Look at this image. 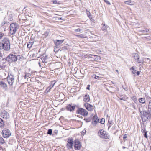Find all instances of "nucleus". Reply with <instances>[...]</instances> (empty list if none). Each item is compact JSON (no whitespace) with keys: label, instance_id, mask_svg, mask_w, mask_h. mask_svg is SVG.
Instances as JSON below:
<instances>
[{"label":"nucleus","instance_id":"obj_1","mask_svg":"<svg viewBox=\"0 0 151 151\" xmlns=\"http://www.w3.org/2000/svg\"><path fill=\"white\" fill-rule=\"evenodd\" d=\"M10 43L9 39L7 37L4 38L0 42V50L5 51H9L10 49Z\"/></svg>","mask_w":151,"mask_h":151},{"label":"nucleus","instance_id":"obj_2","mask_svg":"<svg viewBox=\"0 0 151 151\" xmlns=\"http://www.w3.org/2000/svg\"><path fill=\"white\" fill-rule=\"evenodd\" d=\"M141 113V117L143 122H145L148 120L151 117V111H141L140 109H139Z\"/></svg>","mask_w":151,"mask_h":151},{"label":"nucleus","instance_id":"obj_3","mask_svg":"<svg viewBox=\"0 0 151 151\" xmlns=\"http://www.w3.org/2000/svg\"><path fill=\"white\" fill-rule=\"evenodd\" d=\"M18 28V25L15 23L11 24L10 26V32L12 35L15 34Z\"/></svg>","mask_w":151,"mask_h":151},{"label":"nucleus","instance_id":"obj_4","mask_svg":"<svg viewBox=\"0 0 151 151\" xmlns=\"http://www.w3.org/2000/svg\"><path fill=\"white\" fill-rule=\"evenodd\" d=\"M98 134L101 138L105 139H108L109 138V135L103 129H101L99 131Z\"/></svg>","mask_w":151,"mask_h":151},{"label":"nucleus","instance_id":"obj_5","mask_svg":"<svg viewBox=\"0 0 151 151\" xmlns=\"http://www.w3.org/2000/svg\"><path fill=\"white\" fill-rule=\"evenodd\" d=\"M6 59L8 62L12 63L16 61L18 59V58L16 55L13 54H11L6 57Z\"/></svg>","mask_w":151,"mask_h":151},{"label":"nucleus","instance_id":"obj_6","mask_svg":"<svg viewBox=\"0 0 151 151\" xmlns=\"http://www.w3.org/2000/svg\"><path fill=\"white\" fill-rule=\"evenodd\" d=\"M2 135L4 138L9 137L11 134L10 131L6 128L2 130Z\"/></svg>","mask_w":151,"mask_h":151},{"label":"nucleus","instance_id":"obj_7","mask_svg":"<svg viewBox=\"0 0 151 151\" xmlns=\"http://www.w3.org/2000/svg\"><path fill=\"white\" fill-rule=\"evenodd\" d=\"M77 111L78 114L84 116H87L88 114V112L86 110L82 108L78 109Z\"/></svg>","mask_w":151,"mask_h":151},{"label":"nucleus","instance_id":"obj_8","mask_svg":"<svg viewBox=\"0 0 151 151\" xmlns=\"http://www.w3.org/2000/svg\"><path fill=\"white\" fill-rule=\"evenodd\" d=\"M8 84L10 86H12L14 82V77L12 75L8 76L7 78Z\"/></svg>","mask_w":151,"mask_h":151},{"label":"nucleus","instance_id":"obj_9","mask_svg":"<svg viewBox=\"0 0 151 151\" xmlns=\"http://www.w3.org/2000/svg\"><path fill=\"white\" fill-rule=\"evenodd\" d=\"M0 114L1 116L5 119H8L9 117V113L5 110L1 111Z\"/></svg>","mask_w":151,"mask_h":151},{"label":"nucleus","instance_id":"obj_10","mask_svg":"<svg viewBox=\"0 0 151 151\" xmlns=\"http://www.w3.org/2000/svg\"><path fill=\"white\" fill-rule=\"evenodd\" d=\"M75 149L76 150H79L81 147V144L80 142L78 139H76L75 141Z\"/></svg>","mask_w":151,"mask_h":151},{"label":"nucleus","instance_id":"obj_11","mask_svg":"<svg viewBox=\"0 0 151 151\" xmlns=\"http://www.w3.org/2000/svg\"><path fill=\"white\" fill-rule=\"evenodd\" d=\"M99 119L98 118L97 115H95L93 116L92 124L94 126L96 125L97 123L99 122Z\"/></svg>","mask_w":151,"mask_h":151},{"label":"nucleus","instance_id":"obj_12","mask_svg":"<svg viewBox=\"0 0 151 151\" xmlns=\"http://www.w3.org/2000/svg\"><path fill=\"white\" fill-rule=\"evenodd\" d=\"M84 106L86 108V109L88 111H93V106L89 104H85Z\"/></svg>","mask_w":151,"mask_h":151},{"label":"nucleus","instance_id":"obj_13","mask_svg":"<svg viewBox=\"0 0 151 151\" xmlns=\"http://www.w3.org/2000/svg\"><path fill=\"white\" fill-rule=\"evenodd\" d=\"M41 59L44 65H46L45 63H46L47 62V56L46 54L45 53L44 54L42 55Z\"/></svg>","mask_w":151,"mask_h":151},{"label":"nucleus","instance_id":"obj_14","mask_svg":"<svg viewBox=\"0 0 151 151\" xmlns=\"http://www.w3.org/2000/svg\"><path fill=\"white\" fill-rule=\"evenodd\" d=\"M64 40H57L56 41H54L55 43L58 48H59L60 47L59 45L63 42Z\"/></svg>","mask_w":151,"mask_h":151},{"label":"nucleus","instance_id":"obj_15","mask_svg":"<svg viewBox=\"0 0 151 151\" xmlns=\"http://www.w3.org/2000/svg\"><path fill=\"white\" fill-rule=\"evenodd\" d=\"M76 107V106H72L70 104H69L66 107V109L70 111L74 110Z\"/></svg>","mask_w":151,"mask_h":151},{"label":"nucleus","instance_id":"obj_16","mask_svg":"<svg viewBox=\"0 0 151 151\" xmlns=\"http://www.w3.org/2000/svg\"><path fill=\"white\" fill-rule=\"evenodd\" d=\"M0 86L2 87L5 90H6L7 88V85L3 81H0Z\"/></svg>","mask_w":151,"mask_h":151},{"label":"nucleus","instance_id":"obj_17","mask_svg":"<svg viewBox=\"0 0 151 151\" xmlns=\"http://www.w3.org/2000/svg\"><path fill=\"white\" fill-rule=\"evenodd\" d=\"M88 56L89 57L93 58L94 60H100V59L99 57L97 56L96 55L90 54Z\"/></svg>","mask_w":151,"mask_h":151},{"label":"nucleus","instance_id":"obj_18","mask_svg":"<svg viewBox=\"0 0 151 151\" xmlns=\"http://www.w3.org/2000/svg\"><path fill=\"white\" fill-rule=\"evenodd\" d=\"M34 43V41L33 40H30L28 42L27 44V47L28 48H30L32 47V45Z\"/></svg>","mask_w":151,"mask_h":151},{"label":"nucleus","instance_id":"obj_19","mask_svg":"<svg viewBox=\"0 0 151 151\" xmlns=\"http://www.w3.org/2000/svg\"><path fill=\"white\" fill-rule=\"evenodd\" d=\"M139 34L141 35H146L147 33L149 32V30L148 29H146L142 30H140L139 31Z\"/></svg>","mask_w":151,"mask_h":151},{"label":"nucleus","instance_id":"obj_20","mask_svg":"<svg viewBox=\"0 0 151 151\" xmlns=\"http://www.w3.org/2000/svg\"><path fill=\"white\" fill-rule=\"evenodd\" d=\"M132 56L134 58L135 60L139 58V56L138 53H134L132 54Z\"/></svg>","mask_w":151,"mask_h":151},{"label":"nucleus","instance_id":"obj_21","mask_svg":"<svg viewBox=\"0 0 151 151\" xmlns=\"http://www.w3.org/2000/svg\"><path fill=\"white\" fill-rule=\"evenodd\" d=\"M90 99L89 95H86L84 97L83 101L85 102H88L89 101Z\"/></svg>","mask_w":151,"mask_h":151},{"label":"nucleus","instance_id":"obj_22","mask_svg":"<svg viewBox=\"0 0 151 151\" xmlns=\"http://www.w3.org/2000/svg\"><path fill=\"white\" fill-rule=\"evenodd\" d=\"M55 83L56 82L55 81H52L50 83V86L48 87V89L49 88V90L51 89V88L53 87Z\"/></svg>","mask_w":151,"mask_h":151},{"label":"nucleus","instance_id":"obj_23","mask_svg":"<svg viewBox=\"0 0 151 151\" xmlns=\"http://www.w3.org/2000/svg\"><path fill=\"white\" fill-rule=\"evenodd\" d=\"M102 24L103 25L102 27V29L103 31L106 30L109 27V26L103 23Z\"/></svg>","mask_w":151,"mask_h":151},{"label":"nucleus","instance_id":"obj_24","mask_svg":"<svg viewBox=\"0 0 151 151\" xmlns=\"http://www.w3.org/2000/svg\"><path fill=\"white\" fill-rule=\"evenodd\" d=\"M139 101L140 103L144 104L145 102V98H140L139 99Z\"/></svg>","mask_w":151,"mask_h":151},{"label":"nucleus","instance_id":"obj_25","mask_svg":"<svg viewBox=\"0 0 151 151\" xmlns=\"http://www.w3.org/2000/svg\"><path fill=\"white\" fill-rule=\"evenodd\" d=\"M75 35L76 36H77L78 37H79V38H86V36H85V35H84L83 34H82L78 35Z\"/></svg>","mask_w":151,"mask_h":151},{"label":"nucleus","instance_id":"obj_26","mask_svg":"<svg viewBox=\"0 0 151 151\" xmlns=\"http://www.w3.org/2000/svg\"><path fill=\"white\" fill-rule=\"evenodd\" d=\"M4 125V122L3 120L1 118H0V127H3Z\"/></svg>","mask_w":151,"mask_h":151},{"label":"nucleus","instance_id":"obj_27","mask_svg":"<svg viewBox=\"0 0 151 151\" xmlns=\"http://www.w3.org/2000/svg\"><path fill=\"white\" fill-rule=\"evenodd\" d=\"M130 70H132V73L133 74H135L136 73V69L134 66L132 67L130 69Z\"/></svg>","mask_w":151,"mask_h":151},{"label":"nucleus","instance_id":"obj_28","mask_svg":"<svg viewBox=\"0 0 151 151\" xmlns=\"http://www.w3.org/2000/svg\"><path fill=\"white\" fill-rule=\"evenodd\" d=\"M73 145L68 143L66 145L68 149H70L72 148Z\"/></svg>","mask_w":151,"mask_h":151},{"label":"nucleus","instance_id":"obj_29","mask_svg":"<svg viewBox=\"0 0 151 151\" xmlns=\"http://www.w3.org/2000/svg\"><path fill=\"white\" fill-rule=\"evenodd\" d=\"M132 1H131V0H129V1H125L124 3H125V4H127L129 5H132Z\"/></svg>","mask_w":151,"mask_h":151},{"label":"nucleus","instance_id":"obj_30","mask_svg":"<svg viewBox=\"0 0 151 151\" xmlns=\"http://www.w3.org/2000/svg\"><path fill=\"white\" fill-rule=\"evenodd\" d=\"M68 143L69 144H71L73 145V139L72 138H69L68 139L67 141Z\"/></svg>","mask_w":151,"mask_h":151},{"label":"nucleus","instance_id":"obj_31","mask_svg":"<svg viewBox=\"0 0 151 151\" xmlns=\"http://www.w3.org/2000/svg\"><path fill=\"white\" fill-rule=\"evenodd\" d=\"M6 61H8V60L6 59V58H2L1 60V63H2V64H5Z\"/></svg>","mask_w":151,"mask_h":151},{"label":"nucleus","instance_id":"obj_32","mask_svg":"<svg viewBox=\"0 0 151 151\" xmlns=\"http://www.w3.org/2000/svg\"><path fill=\"white\" fill-rule=\"evenodd\" d=\"M13 15L12 14H9V15L8 19L9 20L11 21L13 20Z\"/></svg>","mask_w":151,"mask_h":151},{"label":"nucleus","instance_id":"obj_33","mask_svg":"<svg viewBox=\"0 0 151 151\" xmlns=\"http://www.w3.org/2000/svg\"><path fill=\"white\" fill-rule=\"evenodd\" d=\"M31 73H26L23 76L24 79H26L27 77H29L31 76Z\"/></svg>","mask_w":151,"mask_h":151},{"label":"nucleus","instance_id":"obj_34","mask_svg":"<svg viewBox=\"0 0 151 151\" xmlns=\"http://www.w3.org/2000/svg\"><path fill=\"white\" fill-rule=\"evenodd\" d=\"M86 11L87 14L88 15V16L89 17V18L90 19H91V18L92 17L91 16V14L90 12L87 9L86 10Z\"/></svg>","mask_w":151,"mask_h":151},{"label":"nucleus","instance_id":"obj_35","mask_svg":"<svg viewBox=\"0 0 151 151\" xmlns=\"http://www.w3.org/2000/svg\"><path fill=\"white\" fill-rule=\"evenodd\" d=\"M60 49V47L59 48H58V47H57V46L56 45L55 47L54 48V51L55 52H58Z\"/></svg>","mask_w":151,"mask_h":151},{"label":"nucleus","instance_id":"obj_36","mask_svg":"<svg viewBox=\"0 0 151 151\" xmlns=\"http://www.w3.org/2000/svg\"><path fill=\"white\" fill-rule=\"evenodd\" d=\"M4 142V140L2 137H0V143L3 144Z\"/></svg>","mask_w":151,"mask_h":151},{"label":"nucleus","instance_id":"obj_37","mask_svg":"<svg viewBox=\"0 0 151 151\" xmlns=\"http://www.w3.org/2000/svg\"><path fill=\"white\" fill-rule=\"evenodd\" d=\"M52 130L51 129H50L48 130V134L50 135H51L52 133Z\"/></svg>","mask_w":151,"mask_h":151},{"label":"nucleus","instance_id":"obj_38","mask_svg":"<svg viewBox=\"0 0 151 151\" xmlns=\"http://www.w3.org/2000/svg\"><path fill=\"white\" fill-rule=\"evenodd\" d=\"M82 30V29L79 28L75 30V31L76 32H81Z\"/></svg>","mask_w":151,"mask_h":151},{"label":"nucleus","instance_id":"obj_39","mask_svg":"<svg viewBox=\"0 0 151 151\" xmlns=\"http://www.w3.org/2000/svg\"><path fill=\"white\" fill-rule=\"evenodd\" d=\"M108 123H109V125L108 129H109L111 127V125L110 124H112L113 123V121H110L109 120V121H108Z\"/></svg>","mask_w":151,"mask_h":151},{"label":"nucleus","instance_id":"obj_40","mask_svg":"<svg viewBox=\"0 0 151 151\" xmlns=\"http://www.w3.org/2000/svg\"><path fill=\"white\" fill-rule=\"evenodd\" d=\"M100 122L101 124H103L105 122V119H104L102 118L101 119V120Z\"/></svg>","mask_w":151,"mask_h":151},{"label":"nucleus","instance_id":"obj_41","mask_svg":"<svg viewBox=\"0 0 151 151\" xmlns=\"http://www.w3.org/2000/svg\"><path fill=\"white\" fill-rule=\"evenodd\" d=\"M132 100H133L135 102L136 101H137V98L136 96H133L132 98Z\"/></svg>","mask_w":151,"mask_h":151},{"label":"nucleus","instance_id":"obj_42","mask_svg":"<svg viewBox=\"0 0 151 151\" xmlns=\"http://www.w3.org/2000/svg\"><path fill=\"white\" fill-rule=\"evenodd\" d=\"M148 108V109H150V110L151 109V100L149 102Z\"/></svg>","mask_w":151,"mask_h":151},{"label":"nucleus","instance_id":"obj_43","mask_svg":"<svg viewBox=\"0 0 151 151\" xmlns=\"http://www.w3.org/2000/svg\"><path fill=\"white\" fill-rule=\"evenodd\" d=\"M143 131L144 132H145V133L144 134V136L145 137L147 138V131Z\"/></svg>","mask_w":151,"mask_h":151},{"label":"nucleus","instance_id":"obj_44","mask_svg":"<svg viewBox=\"0 0 151 151\" xmlns=\"http://www.w3.org/2000/svg\"><path fill=\"white\" fill-rule=\"evenodd\" d=\"M104 2L106 3L107 4L110 5L111 4L110 3L108 0H103Z\"/></svg>","mask_w":151,"mask_h":151},{"label":"nucleus","instance_id":"obj_45","mask_svg":"<svg viewBox=\"0 0 151 151\" xmlns=\"http://www.w3.org/2000/svg\"><path fill=\"white\" fill-rule=\"evenodd\" d=\"M135 61L138 63H140L142 62V60H140L139 58L137 59Z\"/></svg>","mask_w":151,"mask_h":151},{"label":"nucleus","instance_id":"obj_46","mask_svg":"<svg viewBox=\"0 0 151 151\" xmlns=\"http://www.w3.org/2000/svg\"><path fill=\"white\" fill-rule=\"evenodd\" d=\"M93 77L95 79H98L99 78V77L98 76H97L96 75H93Z\"/></svg>","mask_w":151,"mask_h":151},{"label":"nucleus","instance_id":"obj_47","mask_svg":"<svg viewBox=\"0 0 151 151\" xmlns=\"http://www.w3.org/2000/svg\"><path fill=\"white\" fill-rule=\"evenodd\" d=\"M4 33L2 32H0V39H1L4 36Z\"/></svg>","mask_w":151,"mask_h":151},{"label":"nucleus","instance_id":"obj_48","mask_svg":"<svg viewBox=\"0 0 151 151\" xmlns=\"http://www.w3.org/2000/svg\"><path fill=\"white\" fill-rule=\"evenodd\" d=\"M84 120L87 122H89L91 121V119H85Z\"/></svg>","mask_w":151,"mask_h":151},{"label":"nucleus","instance_id":"obj_49","mask_svg":"<svg viewBox=\"0 0 151 151\" xmlns=\"http://www.w3.org/2000/svg\"><path fill=\"white\" fill-rule=\"evenodd\" d=\"M53 3L54 4H59V3L58 1H57L56 0H55V1H53Z\"/></svg>","mask_w":151,"mask_h":151},{"label":"nucleus","instance_id":"obj_50","mask_svg":"<svg viewBox=\"0 0 151 151\" xmlns=\"http://www.w3.org/2000/svg\"><path fill=\"white\" fill-rule=\"evenodd\" d=\"M17 58L19 60H20L21 59H22V57H20V55L18 56Z\"/></svg>","mask_w":151,"mask_h":151},{"label":"nucleus","instance_id":"obj_51","mask_svg":"<svg viewBox=\"0 0 151 151\" xmlns=\"http://www.w3.org/2000/svg\"><path fill=\"white\" fill-rule=\"evenodd\" d=\"M2 57V54L1 53V51L0 50V57Z\"/></svg>","mask_w":151,"mask_h":151},{"label":"nucleus","instance_id":"obj_52","mask_svg":"<svg viewBox=\"0 0 151 151\" xmlns=\"http://www.w3.org/2000/svg\"><path fill=\"white\" fill-rule=\"evenodd\" d=\"M89 86H90L89 85H88L87 86V87L86 89H88V90H90Z\"/></svg>","mask_w":151,"mask_h":151},{"label":"nucleus","instance_id":"obj_53","mask_svg":"<svg viewBox=\"0 0 151 151\" xmlns=\"http://www.w3.org/2000/svg\"><path fill=\"white\" fill-rule=\"evenodd\" d=\"M132 107H133L134 109H136V107H135V105H134V104H133V105H132Z\"/></svg>","mask_w":151,"mask_h":151},{"label":"nucleus","instance_id":"obj_54","mask_svg":"<svg viewBox=\"0 0 151 151\" xmlns=\"http://www.w3.org/2000/svg\"><path fill=\"white\" fill-rule=\"evenodd\" d=\"M127 137V136H126V134H125V135H124V136L123 137V139H125V138H126Z\"/></svg>","mask_w":151,"mask_h":151},{"label":"nucleus","instance_id":"obj_55","mask_svg":"<svg viewBox=\"0 0 151 151\" xmlns=\"http://www.w3.org/2000/svg\"><path fill=\"white\" fill-rule=\"evenodd\" d=\"M137 75H139L140 74V72L139 71H137Z\"/></svg>","mask_w":151,"mask_h":151},{"label":"nucleus","instance_id":"obj_56","mask_svg":"<svg viewBox=\"0 0 151 151\" xmlns=\"http://www.w3.org/2000/svg\"><path fill=\"white\" fill-rule=\"evenodd\" d=\"M6 23V22L5 21H4V22H3L2 23V24L3 25L4 24H5Z\"/></svg>","mask_w":151,"mask_h":151},{"label":"nucleus","instance_id":"obj_57","mask_svg":"<svg viewBox=\"0 0 151 151\" xmlns=\"http://www.w3.org/2000/svg\"><path fill=\"white\" fill-rule=\"evenodd\" d=\"M58 131L57 130H55V131H54V132L55 133V134H57V133H58Z\"/></svg>","mask_w":151,"mask_h":151},{"label":"nucleus","instance_id":"obj_58","mask_svg":"<svg viewBox=\"0 0 151 151\" xmlns=\"http://www.w3.org/2000/svg\"><path fill=\"white\" fill-rule=\"evenodd\" d=\"M38 64H39V66L40 67H41V65H40V62H39L38 63Z\"/></svg>","mask_w":151,"mask_h":151},{"label":"nucleus","instance_id":"obj_59","mask_svg":"<svg viewBox=\"0 0 151 151\" xmlns=\"http://www.w3.org/2000/svg\"><path fill=\"white\" fill-rule=\"evenodd\" d=\"M33 6L34 7H37V6L34 5H33Z\"/></svg>","mask_w":151,"mask_h":151},{"label":"nucleus","instance_id":"obj_60","mask_svg":"<svg viewBox=\"0 0 151 151\" xmlns=\"http://www.w3.org/2000/svg\"><path fill=\"white\" fill-rule=\"evenodd\" d=\"M116 72H117L118 73V74L119 73V71H118V70H116Z\"/></svg>","mask_w":151,"mask_h":151},{"label":"nucleus","instance_id":"obj_61","mask_svg":"<svg viewBox=\"0 0 151 151\" xmlns=\"http://www.w3.org/2000/svg\"><path fill=\"white\" fill-rule=\"evenodd\" d=\"M80 26H79V25H77L76 26V27H78Z\"/></svg>","mask_w":151,"mask_h":151},{"label":"nucleus","instance_id":"obj_62","mask_svg":"<svg viewBox=\"0 0 151 151\" xmlns=\"http://www.w3.org/2000/svg\"><path fill=\"white\" fill-rule=\"evenodd\" d=\"M122 148H123V149H124V148H125V147H124V146H123V147Z\"/></svg>","mask_w":151,"mask_h":151},{"label":"nucleus","instance_id":"obj_63","mask_svg":"<svg viewBox=\"0 0 151 151\" xmlns=\"http://www.w3.org/2000/svg\"><path fill=\"white\" fill-rule=\"evenodd\" d=\"M121 99V100H124L123 99V98H121V99Z\"/></svg>","mask_w":151,"mask_h":151},{"label":"nucleus","instance_id":"obj_64","mask_svg":"<svg viewBox=\"0 0 151 151\" xmlns=\"http://www.w3.org/2000/svg\"><path fill=\"white\" fill-rule=\"evenodd\" d=\"M150 150H151V146H150Z\"/></svg>","mask_w":151,"mask_h":151}]
</instances>
